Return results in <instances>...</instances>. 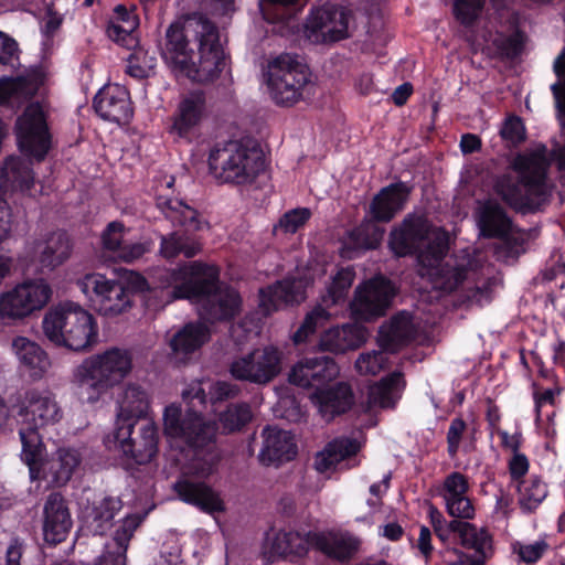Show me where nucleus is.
Returning a JSON list of instances; mask_svg holds the SVG:
<instances>
[{
    "instance_id": "11",
    "label": "nucleus",
    "mask_w": 565,
    "mask_h": 565,
    "mask_svg": "<svg viewBox=\"0 0 565 565\" xmlns=\"http://www.w3.org/2000/svg\"><path fill=\"white\" fill-rule=\"evenodd\" d=\"M19 150L30 159L41 162L52 146V136L42 107L31 104L18 116L14 126Z\"/></svg>"
},
{
    "instance_id": "20",
    "label": "nucleus",
    "mask_w": 565,
    "mask_h": 565,
    "mask_svg": "<svg viewBox=\"0 0 565 565\" xmlns=\"http://www.w3.org/2000/svg\"><path fill=\"white\" fill-rule=\"evenodd\" d=\"M218 275L221 271L218 270ZM194 302H202V315L211 322L230 321L234 319L241 310L242 298L233 287L222 286L220 276L215 289L209 295L190 299Z\"/></svg>"
},
{
    "instance_id": "32",
    "label": "nucleus",
    "mask_w": 565,
    "mask_h": 565,
    "mask_svg": "<svg viewBox=\"0 0 565 565\" xmlns=\"http://www.w3.org/2000/svg\"><path fill=\"white\" fill-rule=\"evenodd\" d=\"M140 523L141 518L137 514L125 516L121 524L115 531L113 541L106 544L97 565H126V553L129 542Z\"/></svg>"
},
{
    "instance_id": "59",
    "label": "nucleus",
    "mask_w": 565,
    "mask_h": 565,
    "mask_svg": "<svg viewBox=\"0 0 565 565\" xmlns=\"http://www.w3.org/2000/svg\"><path fill=\"white\" fill-rule=\"evenodd\" d=\"M136 28L124 26L116 23L114 20H109L106 25V34L113 42L126 47L132 49L137 45V40L132 32Z\"/></svg>"
},
{
    "instance_id": "37",
    "label": "nucleus",
    "mask_w": 565,
    "mask_h": 565,
    "mask_svg": "<svg viewBox=\"0 0 565 565\" xmlns=\"http://www.w3.org/2000/svg\"><path fill=\"white\" fill-rule=\"evenodd\" d=\"M478 226L484 238H505L512 227L507 211L495 201H487L480 209Z\"/></svg>"
},
{
    "instance_id": "61",
    "label": "nucleus",
    "mask_w": 565,
    "mask_h": 565,
    "mask_svg": "<svg viewBox=\"0 0 565 565\" xmlns=\"http://www.w3.org/2000/svg\"><path fill=\"white\" fill-rule=\"evenodd\" d=\"M153 248V242L148 238L141 242L125 243L121 245L117 256L125 263H132L142 258Z\"/></svg>"
},
{
    "instance_id": "27",
    "label": "nucleus",
    "mask_w": 565,
    "mask_h": 565,
    "mask_svg": "<svg viewBox=\"0 0 565 565\" xmlns=\"http://www.w3.org/2000/svg\"><path fill=\"white\" fill-rule=\"evenodd\" d=\"M174 491L183 502L192 504L203 512L225 511V504L220 494L204 481L182 478L174 483Z\"/></svg>"
},
{
    "instance_id": "1",
    "label": "nucleus",
    "mask_w": 565,
    "mask_h": 565,
    "mask_svg": "<svg viewBox=\"0 0 565 565\" xmlns=\"http://www.w3.org/2000/svg\"><path fill=\"white\" fill-rule=\"evenodd\" d=\"M160 53L175 75L199 84L216 81L226 65L217 25L198 13L167 28Z\"/></svg>"
},
{
    "instance_id": "63",
    "label": "nucleus",
    "mask_w": 565,
    "mask_h": 565,
    "mask_svg": "<svg viewBox=\"0 0 565 565\" xmlns=\"http://www.w3.org/2000/svg\"><path fill=\"white\" fill-rule=\"evenodd\" d=\"M446 510L450 516L462 520H471L475 518L476 513L475 507L468 495L446 502Z\"/></svg>"
},
{
    "instance_id": "15",
    "label": "nucleus",
    "mask_w": 565,
    "mask_h": 565,
    "mask_svg": "<svg viewBox=\"0 0 565 565\" xmlns=\"http://www.w3.org/2000/svg\"><path fill=\"white\" fill-rule=\"evenodd\" d=\"M83 291L93 292L90 297L99 315L115 317L132 305V299L122 281L108 279L102 274L86 275L83 281Z\"/></svg>"
},
{
    "instance_id": "38",
    "label": "nucleus",
    "mask_w": 565,
    "mask_h": 565,
    "mask_svg": "<svg viewBox=\"0 0 565 565\" xmlns=\"http://www.w3.org/2000/svg\"><path fill=\"white\" fill-rule=\"evenodd\" d=\"M33 184V170L18 156L8 157L0 169V186L10 191H29Z\"/></svg>"
},
{
    "instance_id": "43",
    "label": "nucleus",
    "mask_w": 565,
    "mask_h": 565,
    "mask_svg": "<svg viewBox=\"0 0 565 565\" xmlns=\"http://www.w3.org/2000/svg\"><path fill=\"white\" fill-rule=\"evenodd\" d=\"M519 507L525 514L534 513L548 495L547 484L539 476L522 480L518 487Z\"/></svg>"
},
{
    "instance_id": "41",
    "label": "nucleus",
    "mask_w": 565,
    "mask_h": 565,
    "mask_svg": "<svg viewBox=\"0 0 565 565\" xmlns=\"http://www.w3.org/2000/svg\"><path fill=\"white\" fill-rule=\"evenodd\" d=\"M360 540L350 533L321 536L317 541L318 548L329 558L345 563L351 561L360 548Z\"/></svg>"
},
{
    "instance_id": "3",
    "label": "nucleus",
    "mask_w": 565,
    "mask_h": 565,
    "mask_svg": "<svg viewBox=\"0 0 565 565\" xmlns=\"http://www.w3.org/2000/svg\"><path fill=\"white\" fill-rule=\"evenodd\" d=\"M154 204L164 220L172 226L180 227L167 235H160V255L166 259H174L182 255L193 258L203 249L200 232L209 230L210 224L200 212L183 200L167 195H157Z\"/></svg>"
},
{
    "instance_id": "42",
    "label": "nucleus",
    "mask_w": 565,
    "mask_h": 565,
    "mask_svg": "<svg viewBox=\"0 0 565 565\" xmlns=\"http://www.w3.org/2000/svg\"><path fill=\"white\" fill-rule=\"evenodd\" d=\"M449 249V234L443 227L434 228L426 241L425 245L420 247V252L414 256L417 257L419 265L429 269L436 265L444 263Z\"/></svg>"
},
{
    "instance_id": "49",
    "label": "nucleus",
    "mask_w": 565,
    "mask_h": 565,
    "mask_svg": "<svg viewBox=\"0 0 565 565\" xmlns=\"http://www.w3.org/2000/svg\"><path fill=\"white\" fill-rule=\"evenodd\" d=\"M525 41V33L521 29L515 28L509 35L499 33L493 39L492 45L497 50L499 57L514 60L523 53Z\"/></svg>"
},
{
    "instance_id": "44",
    "label": "nucleus",
    "mask_w": 565,
    "mask_h": 565,
    "mask_svg": "<svg viewBox=\"0 0 565 565\" xmlns=\"http://www.w3.org/2000/svg\"><path fill=\"white\" fill-rule=\"evenodd\" d=\"M467 273L463 265H450L449 263H441L427 269L434 287L444 292L455 291L465 281Z\"/></svg>"
},
{
    "instance_id": "36",
    "label": "nucleus",
    "mask_w": 565,
    "mask_h": 565,
    "mask_svg": "<svg viewBox=\"0 0 565 565\" xmlns=\"http://www.w3.org/2000/svg\"><path fill=\"white\" fill-rule=\"evenodd\" d=\"M116 422L129 419L130 424H141L146 419L150 403L147 392L137 384H128L118 395Z\"/></svg>"
},
{
    "instance_id": "29",
    "label": "nucleus",
    "mask_w": 565,
    "mask_h": 565,
    "mask_svg": "<svg viewBox=\"0 0 565 565\" xmlns=\"http://www.w3.org/2000/svg\"><path fill=\"white\" fill-rule=\"evenodd\" d=\"M122 505L120 498L111 495L95 499L88 503L83 510V521L89 533L106 534L114 526V520Z\"/></svg>"
},
{
    "instance_id": "14",
    "label": "nucleus",
    "mask_w": 565,
    "mask_h": 565,
    "mask_svg": "<svg viewBox=\"0 0 565 565\" xmlns=\"http://www.w3.org/2000/svg\"><path fill=\"white\" fill-rule=\"evenodd\" d=\"M396 295L394 284L377 275L355 290L351 302V312L356 320L371 322L386 315Z\"/></svg>"
},
{
    "instance_id": "60",
    "label": "nucleus",
    "mask_w": 565,
    "mask_h": 565,
    "mask_svg": "<svg viewBox=\"0 0 565 565\" xmlns=\"http://www.w3.org/2000/svg\"><path fill=\"white\" fill-rule=\"evenodd\" d=\"M311 217V211L308 207H297L286 212L279 220V226L286 233H296Z\"/></svg>"
},
{
    "instance_id": "7",
    "label": "nucleus",
    "mask_w": 565,
    "mask_h": 565,
    "mask_svg": "<svg viewBox=\"0 0 565 565\" xmlns=\"http://www.w3.org/2000/svg\"><path fill=\"white\" fill-rule=\"evenodd\" d=\"M183 399L190 403L184 416L180 405L170 404L166 406L163 413L166 435L182 439L190 448L195 450L213 445L216 438V426L213 423L205 422L201 412L196 409L198 405L205 407L207 395L204 390L198 387L193 395H191V391H184Z\"/></svg>"
},
{
    "instance_id": "57",
    "label": "nucleus",
    "mask_w": 565,
    "mask_h": 565,
    "mask_svg": "<svg viewBox=\"0 0 565 565\" xmlns=\"http://www.w3.org/2000/svg\"><path fill=\"white\" fill-rule=\"evenodd\" d=\"M326 447L329 456H333L338 462L355 456L360 450L358 440L349 437L334 438Z\"/></svg>"
},
{
    "instance_id": "16",
    "label": "nucleus",
    "mask_w": 565,
    "mask_h": 565,
    "mask_svg": "<svg viewBox=\"0 0 565 565\" xmlns=\"http://www.w3.org/2000/svg\"><path fill=\"white\" fill-rule=\"evenodd\" d=\"M433 231V224L425 214L408 213L391 230L388 247L394 256H414L420 252Z\"/></svg>"
},
{
    "instance_id": "2",
    "label": "nucleus",
    "mask_w": 565,
    "mask_h": 565,
    "mask_svg": "<svg viewBox=\"0 0 565 565\" xmlns=\"http://www.w3.org/2000/svg\"><path fill=\"white\" fill-rule=\"evenodd\" d=\"M550 160L545 150L518 153L511 162V169L518 174H502L494 183V191L511 209L522 213H535L540 209L539 200L548 194L547 179Z\"/></svg>"
},
{
    "instance_id": "40",
    "label": "nucleus",
    "mask_w": 565,
    "mask_h": 565,
    "mask_svg": "<svg viewBox=\"0 0 565 565\" xmlns=\"http://www.w3.org/2000/svg\"><path fill=\"white\" fill-rule=\"evenodd\" d=\"M35 426L22 425L19 436L22 444L21 459L29 466L32 478H40V468L44 460L45 446Z\"/></svg>"
},
{
    "instance_id": "52",
    "label": "nucleus",
    "mask_w": 565,
    "mask_h": 565,
    "mask_svg": "<svg viewBox=\"0 0 565 565\" xmlns=\"http://www.w3.org/2000/svg\"><path fill=\"white\" fill-rule=\"evenodd\" d=\"M486 0H454V15L460 24L472 25L480 17Z\"/></svg>"
},
{
    "instance_id": "47",
    "label": "nucleus",
    "mask_w": 565,
    "mask_h": 565,
    "mask_svg": "<svg viewBox=\"0 0 565 565\" xmlns=\"http://www.w3.org/2000/svg\"><path fill=\"white\" fill-rule=\"evenodd\" d=\"M301 0H259V11L268 23H286L298 11Z\"/></svg>"
},
{
    "instance_id": "13",
    "label": "nucleus",
    "mask_w": 565,
    "mask_h": 565,
    "mask_svg": "<svg viewBox=\"0 0 565 565\" xmlns=\"http://www.w3.org/2000/svg\"><path fill=\"white\" fill-rule=\"evenodd\" d=\"M52 297L51 286L44 279H26L0 296L2 320H20L41 310Z\"/></svg>"
},
{
    "instance_id": "22",
    "label": "nucleus",
    "mask_w": 565,
    "mask_h": 565,
    "mask_svg": "<svg viewBox=\"0 0 565 565\" xmlns=\"http://www.w3.org/2000/svg\"><path fill=\"white\" fill-rule=\"evenodd\" d=\"M262 436L263 447L258 455L260 463L279 467L297 457L298 447L290 431L267 425Z\"/></svg>"
},
{
    "instance_id": "8",
    "label": "nucleus",
    "mask_w": 565,
    "mask_h": 565,
    "mask_svg": "<svg viewBox=\"0 0 565 565\" xmlns=\"http://www.w3.org/2000/svg\"><path fill=\"white\" fill-rule=\"evenodd\" d=\"M132 356L127 350L111 348L84 361L78 367L81 395L96 403L109 388L119 384L131 371Z\"/></svg>"
},
{
    "instance_id": "33",
    "label": "nucleus",
    "mask_w": 565,
    "mask_h": 565,
    "mask_svg": "<svg viewBox=\"0 0 565 565\" xmlns=\"http://www.w3.org/2000/svg\"><path fill=\"white\" fill-rule=\"evenodd\" d=\"M414 340V327L408 312L394 315L379 330V344L383 351L395 353Z\"/></svg>"
},
{
    "instance_id": "51",
    "label": "nucleus",
    "mask_w": 565,
    "mask_h": 565,
    "mask_svg": "<svg viewBox=\"0 0 565 565\" xmlns=\"http://www.w3.org/2000/svg\"><path fill=\"white\" fill-rule=\"evenodd\" d=\"M330 313L322 306L315 307L309 313L306 315L302 323L292 335L295 344L305 343L310 334H313L319 324L328 321Z\"/></svg>"
},
{
    "instance_id": "5",
    "label": "nucleus",
    "mask_w": 565,
    "mask_h": 565,
    "mask_svg": "<svg viewBox=\"0 0 565 565\" xmlns=\"http://www.w3.org/2000/svg\"><path fill=\"white\" fill-rule=\"evenodd\" d=\"M42 328L50 342L72 351L89 350L98 339V327L88 311L74 302L50 309Z\"/></svg>"
},
{
    "instance_id": "39",
    "label": "nucleus",
    "mask_w": 565,
    "mask_h": 565,
    "mask_svg": "<svg viewBox=\"0 0 565 565\" xmlns=\"http://www.w3.org/2000/svg\"><path fill=\"white\" fill-rule=\"evenodd\" d=\"M19 361L30 371V376L41 379L50 366L46 352L35 342L24 337H17L12 341Z\"/></svg>"
},
{
    "instance_id": "45",
    "label": "nucleus",
    "mask_w": 565,
    "mask_h": 565,
    "mask_svg": "<svg viewBox=\"0 0 565 565\" xmlns=\"http://www.w3.org/2000/svg\"><path fill=\"white\" fill-rule=\"evenodd\" d=\"M372 218L362 221L358 226L348 232V246L352 249H376L384 235V230L375 224Z\"/></svg>"
},
{
    "instance_id": "6",
    "label": "nucleus",
    "mask_w": 565,
    "mask_h": 565,
    "mask_svg": "<svg viewBox=\"0 0 565 565\" xmlns=\"http://www.w3.org/2000/svg\"><path fill=\"white\" fill-rule=\"evenodd\" d=\"M209 168L221 183L252 184L265 170L263 151L241 140L216 143L210 151Z\"/></svg>"
},
{
    "instance_id": "35",
    "label": "nucleus",
    "mask_w": 565,
    "mask_h": 565,
    "mask_svg": "<svg viewBox=\"0 0 565 565\" xmlns=\"http://www.w3.org/2000/svg\"><path fill=\"white\" fill-rule=\"evenodd\" d=\"M259 308L265 316L279 310L281 307L298 303L302 296L299 285L294 279L278 280L259 290Z\"/></svg>"
},
{
    "instance_id": "23",
    "label": "nucleus",
    "mask_w": 565,
    "mask_h": 565,
    "mask_svg": "<svg viewBox=\"0 0 565 565\" xmlns=\"http://www.w3.org/2000/svg\"><path fill=\"white\" fill-rule=\"evenodd\" d=\"M18 416L20 424L42 428L57 423L62 418V411L50 395L32 390L25 393Z\"/></svg>"
},
{
    "instance_id": "24",
    "label": "nucleus",
    "mask_w": 565,
    "mask_h": 565,
    "mask_svg": "<svg viewBox=\"0 0 565 565\" xmlns=\"http://www.w3.org/2000/svg\"><path fill=\"white\" fill-rule=\"evenodd\" d=\"M72 518L64 498L51 493L43 508V539L47 544L56 545L66 540L72 527Z\"/></svg>"
},
{
    "instance_id": "30",
    "label": "nucleus",
    "mask_w": 565,
    "mask_h": 565,
    "mask_svg": "<svg viewBox=\"0 0 565 565\" xmlns=\"http://www.w3.org/2000/svg\"><path fill=\"white\" fill-rule=\"evenodd\" d=\"M82 462L81 454L71 448H58L40 468V477L53 487L65 486Z\"/></svg>"
},
{
    "instance_id": "19",
    "label": "nucleus",
    "mask_w": 565,
    "mask_h": 565,
    "mask_svg": "<svg viewBox=\"0 0 565 565\" xmlns=\"http://www.w3.org/2000/svg\"><path fill=\"white\" fill-rule=\"evenodd\" d=\"M339 374L334 359L324 354L303 359L292 367L289 382L302 388L326 387Z\"/></svg>"
},
{
    "instance_id": "34",
    "label": "nucleus",
    "mask_w": 565,
    "mask_h": 565,
    "mask_svg": "<svg viewBox=\"0 0 565 565\" xmlns=\"http://www.w3.org/2000/svg\"><path fill=\"white\" fill-rule=\"evenodd\" d=\"M36 252L41 270L52 271L70 258L72 242L66 232H53L43 242L36 244Z\"/></svg>"
},
{
    "instance_id": "26",
    "label": "nucleus",
    "mask_w": 565,
    "mask_h": 565,
    "mask_svg": "<svg viewBox=\"0 0 565 565\" xmlns=\"http://www.w3.org/2000/svg\"><path fill=\"white\" fill-rule=\"evenodd\" d=\"M367 339V329L358 323H347L326 330L318 342L321 353L343 354L361 348Z\"/></svg>"
},
{
    "instance_id": "4",
    "label": "nucleus",
    "mask_w": 565,
    "mask_h": 565,
    "mask_svg": "<svg viewBox=\"0 0 565 565\" xmlns=\"http://www.w3.org/2000/svg\"><path fill=\"white\" fill-rule=\"evenodd\" d=\"M218 267L201 260L186 263L181 268H156L150 276V295L157 298L158 306H167L174 300L195 299L215 289Z\"/></svg>"
},
{
    "instance_id": "28",
    "label": "nucleus",
    "mask_w": 565,
    "mask_h": 565,
    "mask_svg": "<svg viewBox=\"0 0 565 565\" xmlns=\"http://www.w3.org/2000/svg\"><path fill=\"white\" fill-rule=\"evenodd\" d=\"M311 399L318 405L319 412L328 420L348 413L354 405V393L350 384L338 382L313 391Z\"/></svg>"
},
{
    "instance_id": "9",
    "label": "nucleus",
    "mask_w": 565,
    "mask_h": 565,
    "mask_svg": "<svg viewBox=\"0 0 565 565\" xmlns=\"http://www.w3.org/2000/svg\"><path fill=\"white\" fill-rule=\"evenodd\" d=\"M310 76L309 67L296 57L290 54L277 56L267 73V86L275 104L290 107L302 99Z\"/></svg>"
},
{
    "instance_id": "55",
    "label": "nucleus",
    "mask_w": 565,
    "mask_h": 565,
    "mask_svg": "<svg viewBox=\"0 0 565 565\" xmlns=\"http://www.w3.org/2000/svg\"><path fill=\"white\" fill-rule=\"evenodd\" d=\"M386 362L387 358L383 351L372 350L359 355L355 369L361 375H376L385 367Z\"/></svg>"
},
{
    "instance_id": "64",
    "label": "nucleus",
    "mask_w": 565,
    "mask_h": 565,
    "mask_svg": "<svg viewBox=\"0 0 565 565\" xmlns=\"http://www.w3.org/2000/svg\"><path fill=\"white\" fill-rule=\"evenodd\" d=\"M239 393V388L232 383L218 381L211 386L210 401L212 404L234 398Z\"/></svg>"
},
{
    "instance_id": "10",
    "label": "nucleus",
    "mask_w": 565,
    "mask_h": 565,
    "mask_svg": "<svg viewBox=\"0 0 565 565\" xmlns=\"http://www.w3.org/2000/svg\"><path fill=\"white\" fill-rule=\"evenodd\" d=\"M107 447L119 449L122 455L136 465L150 462L158 454V427L151 420L130 424L127 419L116 422L115 429L105 440Z\"/></svg>"
},
{
    "instance_id": "48",
    "label": "nucleus",
    "mask_w": 565,
    "mask_h": 565,
    "mask_svg": "<svg viewBox=\"0 0 565 565\" xmlns=\"http://www.w3.org/2000/svg\"><path fill=\"white\" fill-rule=\"evenodd\" d=\"M354 278L355 271L353 268H340L332 277L330 285L327 288L326 295L322 296V302L327 307H330L345 301Z\"/></svg>"
},
{
    "instance_id": "25",
    "label": "nucleus",
    "mask_w": 565,
    "mask_h": 565,
    "mask_svg": "<svg viewBox=\"0 0 565 565\" xmlns=\"http://www.w3.org/2000/svg\"><path fill=\"white\" fill-rule=\"evenodd\" d=\"M93 107L103 119L126 124L132 117L128 92L119 85H108L98 90L93 99Z\"/></svg>"
},
{
    "instance_id": "53",
    "label": "nucleus",
    "mask_w": 565,
    "mask_h": 565,
    "mask_svg": "<svg viewBox=\"0 0 565 565\" xmlns=\"http://www.w3.org/2000/svg\"><path fill=\"white\" fill-rule=\"evenodd\" d=\"M468 491V478L461 472L454 471L445 478L440 494L445 502H449L458 498L467 497Z\"/></svg>"
},
{
    "instance_id": "31",
    "label": "nucleus",
    "mask_w": 565,
    "mask_h": 565,
    "mask_svg": "<svg viewBox=\"0 0 565 565\" xmlns=\"http://www.w3.org/2000/svg\"><path fill=\"white\" fill-rule=\"evenodd\" d=\"M210 328L200 321L185 323L169 341V347L175 359L185 361L210 341Z\"/></svg>"
},
{
    "instance_id": "46",
    "label": "nucleus",
    "mask_w": 565,
    "mask_h": 565,
    "mask_svg": "<svg viewBox=\"0 0 565 565\" xmlns=\"http://www.w3.org/2000/svg\"><path fill=\"white\" fill-rule=\"evenodd\" d=\"M253 419L250 405L246 402L230 403L218 414V422L224 433L232 434L241 431Z\"/></svg>"
},
{
    "instance_id": "62",
    "label": "nucleus",
    "mask_w": 565,
    "mask_h": 565,
    "mask_svg": "<svg viewBox=\"0 0 565 565\" xmlns=\"http://www.w3.org/2000/svg\"><path fill=\"white\" fill-rule=\"evenodd\" d=\"M466 429L467 424L461 417H456L450 422L447 431V452L450 458L457 456Z\"/></svg>"
},
{
    "instance_id": "50",
    "label": "nucleus",
    "mask_w": 565,
    "mask_h": 565,
    "mask_svg": "<svg viewBox=\"0 0 565 565\" xmlns=\"http://www.w3.org/2000/svg\"><path fill=\"white\" fill-rule=\"evenodd\" d=\"M273 551L281 556H303L308 552L307 541L298 532H279L274 542Z\"/></svg>"
},
{
    "instance_id": "58",
    "label": "nucleus",
    "mask_w": 565,
    "mask_h": 565,
    "mask_svg": "<svg viewBox=\"0 0 565 565\" xmlns=\"http://www.w3.org/2000/svg\"><path fill=\"white\" fill-rule=\"evenodd\" d=\"M125 225L120 221H113L107 224L102 233V245L107 252L118 254L121 245H124Z\"/></svg>"
},
{
    "instance_id": "56",
    "label": "nucleus",
    "mask_w": 565,
    "mask_h": 565,
    "mask_svg": "<svg viewBox=\"0 0 565 565\" xmlns=\"http://www.w3.org/2000/svg\"><path fill=\"white\" fill-rule=\"evenodd\" d=\"M459 540L462 547L475 552L492 548V537L488 531L484 529L478 530L472 523H470V529L463 531Z\"/></svg>"
},
{
    "instance_id": "18",
    "label": "nucleus",
    "mask_w": 565,
    "mask_h": 565,
    "mask_svg": "<svg viewBox=\"0 0 565 565\" xmlns=\"http://www.w3.org/2000/svg\"><path fill=\"white\" fill-rule=\"evenodd\" d=\"M205 115V93L200 89L192 90L179 102L169 132L190 143L199 137Z\"/></svg>"
},
{
    "instance_id": "12",
    "label": "nucleus",
    "mask_w": 565,
    "mask_h": 565,
    "mask_svg": "<svg viewBox=\"0 0 565 565\" xmlns=\"http://www.w3.org/2000/svg\"><path fill=\"white\" fill-rule=\"evenodd\" d=\"M281 361L282 352L267 345L234 358L228 370L235 380L263 385L280 374Z\"/></svg>"
},
{
    "instance_id": "21",
    "label": "nucleus",
    "mask_w": 565,
    "mask_h": 565,
    "mask_svg": "<svg viewBox=\"0 0 565 565\" xmlns=\"http://www.w3.org/2000/svg\"><path fill=\"white\" fill-rule=\"evenodd\" d=\"M413 186L404 181L382 188L370 203V215L374 222L388 223L402 212L412 194Z\"/></svg>"
},
{
    "instance_id": "17",
    "label": "nucleus",
    "mask_w": 565,
    "mask_h": 565,
    "mask_svg": "<svg viewBox=\"0 0 565 565\" xmlns=\"http://www.w3.org/2000/svg\"><path fill=\"white\" fill-rule=\"evenodd\" d=\"M352 18L351 10L327 3L310 10L306 29L310 33H319L323 42L333 43L349 38V23Z\"/></svg>"
},
{
    "instance_id": "54",
    "label": "nucleus",
    "mask_w": 565,
    "mask_h": 565,
    "mask_svg": "<svg viewBox=\"0 0 565 565\" xmlns=\"http://www.w3.org/2000/svg\"><path fill=\"white\" fill-rule=\"evenodd\" d=\"M500 136L510 147L523 143L526 140V129L521 117L508 116L500 129Z\"/></svg>"
}]
</instances>
